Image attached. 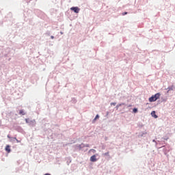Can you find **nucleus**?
<instances>
[{
  "mask_svg": "<svg viewBox=\"0 0 175 175\" xmlns=\"http://www.w3.org/2000/svg\"><path fill=\"white\" fill-rule=\"evenodd\" d=\"M98 118H99V115H96L95 118L93 120L94 122L96 121V120H98Z\"/></svg>",
  "mask_w": 175,
  "mask_h": 175,
  "instance_id": "nucleus-8",
  "label": "nucleus"
},
{
  "mask_svg": "<svg viewBox=\"0 0 175 175\" xmlns=\"http://www.w3.org/2000/svg\"><path fill=\"white\" fill-rule=\"evenodd\" d=\"M51 39H54V36H51Z\"/></svg>",
  "mask_w": 175,
  "mask_h": 175,
  "instance_id": "nucleus-14",
  "label": "nucleus"
},
{
  "mask_svg": "<svg viewBox=\"0 0 175 175\" xmlns=\"http://www.w3.org/2000/svg\"><path fill=\"white\" fill-rule=\"evenodd\" d=\"M104 155H105V156L109 155V152H106V153H104Z\"/></svg>",
  "mask_w": 175,
  "mask_h": 175,
  "instance_id": "nucleus-13",
  "label": "nucleus"
},
{
  "mask_svg": "<svg viewBox=\"0 0 175 175\" xmlns=\"http://www.w3.org/2000/svg\"><path fill=\"white\" fill-rule=\"evenodd\" d=\"M152 117H154L155 118H158V116L155 113V111L151 112Z\"/></svg>",
  "mask_w": 175,
  "mask_h": 175,
  "instance_id": "nucleus-5",
  "label": "nucleus"
},
{
  "mask_svg": "<svg viewBox=\"0 0 175 175\" xmlns=\"http://www.w3.org/2000/svg\"><path fill=\"white\" fill-rule=\"evenodd\" d=\"M161 97V93H157L149 98V102H155Z\"/></svg>",
  "mask_w": 175,
  "mask_h": 175,
  "instance_id": "nucleus-1",
  "label": "nucleus"
},
{
  "mask_svg": "<svg viewBox=\"0 0 175 175\" xmlns=\"http://www.w3.org/2000/svg\"><path fill=\"white\" fill-rule=\"evenodd\" d=\"M8 137L9 139H10V137L9 135H8Z\"/></svg>",
  "mask_w": 175,
  "mask_h": 175,
  "instance_id": "nucleus-16",
  "label": "nucleus"
},
{
  "mask_svg": "<svg viewBox=\"0 0 175 175\" xmlns=\"http://www.w3.org/2000/svg\"><path fill=\"white\" fill-rule=\"evenodd\" d=\"M122 14V16H125V14H128V12H123Z\"/></svg>",
  "mask_w": 175,
  "mask_h": 175,
  "instance_id": "nucleus-12",
  "label": "nucleus"
},
{
  "mask_svg": "<svg viewBox=\"0 0 175 175\" xmlns=\"http://www.w3.org/2000/svg\"><path fill=\"white\" fill-rule=\"evenodd\" d=\"M70 10H72L73 12H75V13H79V12H80V8H79L78 7H72L70 8Z\"/></svg>",
  "mask_w": 175,
  "mask_h": 175,
  "instance_id": "nucleus-2",
  "label": "nucleus"
},
{
  "mask_svg": "<svg viewBox=\"0 0 175 175\" xmlns=\"http://www.w3.org/2000/svg\"><path fill=\"white\" fill-rule=\"evenodd\" d=\"M116 105H117V103H111V106H116Z\"/></svg>",
  "mask_w": 175,
  "mask_h": 175,
  "instance_id": "nucleus-9",
  "label": "nucleus"
},
{
  "mask_svg": "<svg viewBox=\"0 0 175 175\" xmlns=\"http://www.w3.org/2000/svg\"><path fill=\"white\" fill-rule=\"evenodd\" d=\"M133 112H134V113H137V109L134 108V109H133Z\"/></svg>",
  "mask_w": 175,
  "mask_h": 175,
  "instance_id": "nucleus-10",
  "label": "nucleus"
},
{
  "mask_svg": "<svg viewBox=\"0 0 175 175\" xmlns=\"http://www.w3.org/2000/svg\"><path fill=\"white\" fill-rule=\"evenodd\" d=\"M25 122H27V124H29V120L28 119H25Z\"/></svg>",
  "mask_w": 175,
  "mask_h": 175,
  "instance_id": "nucleus-11",
  "label": "nucleus"
},
{
  "mask_svg": "<svg viewBox=\"0 0 175 175\" xmlns=\"http://www.w3.org/2000/svg\"><path fill=\"white\" fill-rule=\"evenodd\" d=\"M91 162H96V155L94 154L90 157Z\"/></svg>",
  "mask_w": 175,
  "mask_h": 175,
  "instance_id": "nucleus-3",
  "label": "nucleus"
},
{
  "mask_svg": "<svg viewBox=\"0 0 175 175\" xmlns=\"http://www.w3.org/2000/svg\"><path fill=\"white\" fill-rule=\"evenodd\" d=\"M44 175H51V174H45Z\"/></svg>",
  "mask_w": 175,
  "mask_h": 175,
  "instance_id": "nucleus-15",
  "label": "nucleus"
},
{
  "mask_svg": "<svg viewBox=\"0 0 175 175\" xmlns=\"http://www.w3.org/2000/svg\"><path fill=\"white\" fill-rule=\"evenodd\" d=\"M124 105H125V104H124V103L118 104V105L116 106L117 110H118V107H120V106H124Z\"/></svg>",
  "mask_w": 175,
  "mask_h": 175,
  "instance_id": "nucleus-6",
  "label": "nucleus"
},
{
  "mask_svg": "<svg viewBox=\"0 0 175 175\" xmlns=\"http://www.w3.org/2000/svg\"><path fill=\"white\" fill-rule=\"evenodd\" d=\"M19 114H22V116H25V112H24L23 110H21V111H19Z\"/></svg>",
  "mask_w": 175,
  "mask_h": 175,
  "instance_id": "nucleus-7",
  "label": "nucleus"
},
{
  "mask_svg": "<svg viewBox=\"0 0 175 175\" xmlns=\"http://www.w3.org/2000/svg\"><path fill=\"white\" fill-rule=\"evenodd\" d=\"M5 151H7V152L9 154L11 151L10 150V145H7L5 146Z\"/></svg>",
  "mask_w": 175,
  "mask_h": 175,
  "instance_id": "nucleus-4",
  "label": "nucleus"
}]
</instances>
